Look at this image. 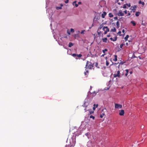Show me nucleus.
I'll return each instance as SVG.
<instances>
[{
  "label": "nucleus",
  "instance_id": "nucleus-32",
  "mask_svg": "<svg viewBox=\"0 0 147 147\" xmlns=\"http://www.w3.org/2000/svg\"><path fill=\"white\" fill-rule=\"evenodd\" d=\"M121 31H119L118 32L117 34H119L120 36H121Z\"/></svg>",
  "mask_w": 147,
  "mask_h": 147
},
{
  "label": "nucleus",
  "instance_id": "nucleus-45",
  "mask_svg": "<svg viewBox=\"0 0 147 147\" xmlns=\"http://www.w3.org/2000/svg\"><path fill=\"white\" fill-rule=\"evenodd\" d=\"M122 32L124 33V34H125V30L124 29H123L122 30Z\"/></svg>",
  "mask_w": 147,
  "mask_h": 147
},
{
  "label": "nucleus",
  "instance_id": "nucleus-17",
  "mask_svg": "<svg viewBox=\"0 0 147 147\" xmlns=\"http://www.w3.org/2000/svg\"><path fill=\"white\" fill-rule=\"evenodd\" d=\"M107 38H105L102 39V41L103 42H107Z\"/></svg>",
  "mask_w": 147,
  "mask_h": 147
},
{
  "label": "nucleus",
  "instance_id": "nucleus-31",
  "mask_svg": "<svg viewBox=\"0 0 147 147\" xmlns=\"http://www.w3.org/2000/svg\"><path fill=\"white\" fill-rule=\"evenodd\" d=\"M98 63H96V64H95L96 67L99 68V67H98Z\"/></svg>",
  "mask_w": 147,
  "mask_h": 147
},
{
  "label": "nucleus",
  "instance_id": "nucleus-6",
  "mask_svg": "<svg viewBox=\"0 0 147 147\" xmlns=\"http://www.w3.org/2000/svg\"><path fill=\"white\" fill-rule=\"evenodd\" d=\"M117 15L118 16H123L124 15V14L122 12V11L120 10L117 13Z\"/></svg>",
  "mask_w": 147,
  "mask_h": 147
},
{
  "label": "nucleus",
  "instance_id": "nucleus-28",
  "mask_svg": "<svg viewBox=\"0 0 147 147\" xmlns=\"http://www.w3.org/2000/svg\"><path fill=\"white\" fill-rule=\"evenodd\" d=\"M70 31L72 33L74 32V30L73 28H71L70 29Z\"/></svg>",
  "mask_w": 147,
  "mask_h": 147
},
{
  "label": "nucleus",
  "instance_id": "nucleus-36",
  "mask_svg": "<svg viewBox=\"0 0 147 147\" xmlns=\"http://www.w3.org/2000/svg\"><path fill=\"white\" fill-rule=\"evenodd\" d=\"M136 9H132V11L133 12H135Z\"/></svg>",
  "mask_w": 147,
  "mask_h": 147
},
{
  "label": "nucleus",
  "instance_id": "nucleus-34",
  "mask_svg": "<svg viewBox=\"0 0 147 147\" xmlns=\"http://www.w3.org/2000/svg\"><path fill=\"white\" fill-rule=\"evenodd\" d=\"M109 65V62L108 61H107L106 62V65L107 66H108Z\"/></svg>",
  "mask_w": 147,
  "mask_h": 147
},
{
  "label": "nucleus",
  "instance_id": "nucleus-33",
  "mask_svg": "<svg viewBox=\"0 0 147 147\" xmlns=\"http://www.w3.org/2000/svg\"><path fill=\"white\" fill-rule=\"evenodd\" d=\"M126 7H127L126 5L125 4L123 5V8H126Z\"/></svg>",
  "mask_w": 147,
  "mask_h": 147
},
{
  "label": "nucleus",
  "instance_id": "nucleus-48",
  "mask_svg": "<svg viewBox=\"0 0 147 147\" xmlns=\"http://www.w3.org/2000/svg\"><path fill=\"white\" fill-rule=\"evenodd\" d=\"M85 135L87 136H88V135H89V134H88V133H86Z\"/></svg>",
  "mask_w": 147,
  "mask_h": 147
},
{
  "label": "nucleus",
  "instance_id": "nucleus-35",
  "mask_svg": "<svg viewBox=\"0 0 147 147\" xmlns=\"http://www.w3.org/2000/svg\"><path fill=\"white\" fill-rule=\"evenodd\" d=\"M85 31V30H82L81 32V34H84V32Z\"/></svg>",
  "mask_w": 147,
  "mask_h": 147
},
{
  "label": "nucleus",
  "instance_id": "nucleus-21",
  "mask_svg": "<svg viewBox=\"0 0 147 147\" xmlns=\"http://www.w3.org/2000/svg\"><path fill=\"white\" fill-rule=\"evenodd\" d=\"M111 31H112L113 32H115L116 31V29L115 28H113L111 29Z\"/></svg>",
  "mask_w": 147,
  "mask_h": 147
},
{
  "label": "nucleus",
  "instance_id": "nucleus-44",
  "mask_svg": "<svg viewBox=\"0 0 147 147\" xmlns=\"http://www.w3.org/2000/svg\"><path fill=\"white\" fill-rule=\"evenodd\" d=\"M106 111V109H105V108L104 109H103L102 110V111L103 112L104 111Z\"/></svg>",
  "mask_w": 147,
  "mask_h": 147
},
{
  "label": "nucleus",
  "instance_id": "nucleus-16",
  "mask_svg": "<svg viewBox=\"0 0 147 147\" xmlns=\"http://www.w3.org/2000/svg\"><path fill=\"white\" fill-rule=\"evenodd\" d=\"M116 25L117 28L119 27V21H117L116 22Z\"/></svg>",
  "mask_w": 147,
  "mask_h": 147
},
{
  "label": "nucleus",
  "instance_id": "nucleus-43",
  "mask_svg": "<svg viewBox=\"0 0 147 147\" xmlns=\"http://www.w3.org/2000/svg\"><path fill=\"white\" fill-rule=\"evenodd\" d=\"M114 18L115 20H117L118 19L117 17H115Z\"/></svg>",
  "mask_w": 147,
  "mask_h": 147
},
{
  "label": "nucleus",
  "instance_id": "nucleus-4",
  "mask_svg": "<svg viewBox=\"0 0 147 147\" xmlns=\"http://www.w3.org/2000/svg\"><path fill=\"white\" fill-rule=\"evenodd\" d=\"M115 108L116 109H121L122 108V105L117 103H115Z\"/></svg>",
  "mask_w": 147,
  "mask_h": 147
},
{
  "label": "nucleus",
  "instance_id": "nucleus-60",
  "mask_svg": "<svg viewBox=\"0 0 147 147\" xmlns=\"http://www.w3.org/2000/svg\"><path fill=\"white\" fill-rule=\"evenodd\" d=\"M121 1H124V0H121Z\"/></svg>",
  "mask_w": 147,
  "mask_h": 147
},
{
  "label": "nucleus",
  "instance_id": "nucleus-29",
  "mask_svg": "<svg viewBox=\"0 0 147 147\" xmlns=\"http://www.w3.org/2000/svg\"><path fill=\"white\" fill-rule=\"evenodd\" d=\"M124 45V44L122 43L120 45V48H122Z\"/></svg>",
  "mask_w": 147,
  "mask_h": 147
},
{
  "label": "nucleus",
  "instance_id": "nucleus-55",
  "mask_svg": "<svg viewBox=\"0 0 147 147\" xmlns=\"http://www.w3.org/2000/svg\"><path fill=\"white\" fill-rule=\"evenodd\" d=\"M130 74H132V71H130Z\"/></svg>",
  "mask_w": 147,
  "mask_h": 147
},
{
  "label": "nucleus",
  "instance_id": "nucleus-50",
  "mask_svg": "<svg viewBox=\"0 0 147 147\" xmlns=\"http://www.w3.org/2000/svg\"><path fill=\"white\" fill-rule=\"evenodd\" d=\"M76 1H74L73 3V4L74 5V3H76Z\"/></svg>",
  "mask_w": 147,
  "mask_h": 147
},
{
  "label": "nucleus",
  "instance_id": "nucleus-15",
  "mask_svg": "<svg viewBox=\"0 0 147 147\" xmlns=\"http://www.w3.org/2000/svg\"><path fill=\"white\" fill-rule=\"evenodd\" d=\"M77 56H76V57L77 58H80L82 56V55L81 54H79V55H78L77 54Z\"/></svg>",
  "mask_w": 147,
  "mask_h": 147
},
{
  "label": "nucleus",
  "instance_id": "nucleus-7",
  "mask_svg": "<svg viewBox=\"0 0 147 147\" xmlns=\"http://www.w3.org/2000/svg\"><path fill=\"white\" fill-rule=\"evenodd\" d=\"M124 113V111L123 110H121L119 111V115L120 116L123 115Z\"/></svg>",
  "mask_w": 147,
  "mask_h": 147
},
{
  "label": "nucleus",
  "instance_id": "nucleus-52",
  "mask_svg": "<svg viewBox=\"0 0 147 147\" xmlns=\"http://www.w3.org/2000/svg\"><path fill=\"white\" fill-rule=\"evenodd\" d=\"M125 45H126V46H128V43L127 42H126V43H125Z\"/></svg>",
  "mask_w": 147,
  "mask_h": 147
},
{
  "label": "nucleus",
  "instance_id": "nucleus-37",
  "mask_svg": "<svg viewBox=\"0 0 147 147\" xmlns=\"http://www.w3.org/2000/svg\"><path fill=\"white\" fill-rule=\"evenodd\" d=\"M94 113V112L93 111H90V114H92Z\"/></svg>",
  "mask_w": 147,
  "mask_h": 147
},
{
  "label": "nucleus",
  "instance_id": "nucleus-18",
  "mask_svg": "<svg viewBox=\"0 0 147 147\" xmlns=\"http://www.w3.org/2000/svg\"><path fill=\"white\" fill-rule=\"evenodd\" d=\"M140 13V12H136V13L135 15L136 16H139V14Z\"/></svg>",
  "mask_w": 147,
  "mask_h": 147
},
{
  "label": "nucleus",
  "instance_id": "nucleus-42",
  "mask_svg": "<svg viewBox=\"0 0 147 147\" xmlns=\"http://www.w3.org/2000/svg\"><path fill=\"white\" fill-rule=\"evenodd\" d=\"M133 7V9H136V8H137V7H136V5H134V6Z\"/></svg>",
  "mask_w": 147,
  "mask_h": 147
},
{
  "label": "nucleus",
  "instance_id": "nucleus-58",
  "mask_svg": "<svg viewBox=\"0 0 147 147\" xmlns=\"http://www.w3.org/2000/svg\"><path fill=\"white\" fill-rule=\"evenodd\" d=\"M141 128H144V127H141Z\"/></svg>",
  "mask_w": 147,
  "mask_h": 147
},
{
  "label": "nucleus",
  "instance_id": "nucleus-63",
  "mask_svg": "<svg viewBox=\"0 0 147 147\" xmlns=\"http://www.w3.org/2000/svg\"><path fill=\"white\" fill-rule=\"evenodd\" d=\"M118 4L119 5L120 4L119 3H118Z\"/></svg>",
  "mask_w": 147,
  "mask_h": 147
},
{
  "label": "nucleus",
  "instance_id": "nucleus-41",
  "mask_svg": "<svg viewBox=\"0 0 147 147\" xmlns=\"http://www.w3.org/2000/svg\"><path fill=\"white\" fill-rule=\"evenodd\" d=\"M124 12L125 14H127V11L126 10L124 11Z\"/></svg>",
  "mask_w": 147,
  "mask_h": 147
},
{
  "label": "nucleus",
  "instance_id": "nucleus-27",
  "mask_svg": "<svg viewBox=\"0 0 147 147\" xmlns=\"http://www.w3.org/2000/svg\"><path fill=\"white\" fill-rule=\"evenodd\" d=\"M107 51V49H105L104 50H102V52L103 53H105V51Z\"/></svg>",
  "mask_w": 147,
  "mask_h": 147
},
{
  "label": "nucleus",
  "instance_id": "nucleus-24",
  "mask_svg": "<svg viewBox=\"0 0 147 147\" xmlns=\"http://www.w3.org/2000/svg\"><path fill=\"white\" fill-rule=\"evenodd\" d=\"M56 9L58 10L60 9H62V7H56Z\"/></svg>",
  "mask_w": 147,
  "mask_h": 147
},
{
  "label": "nucleus",
  "instance_id": "nucleus-61",
  "mask_svg": "<svg viewBox=\"0 0 147 147\" xmlns=\"http://www.w3.org/2000/svg\"><path fill=\"white\" fill-rule=\"evenodd\" d=\"M85 111H86V109H85Z\"/></svg>",
  "mask_w": 147,
  "mask_h": 147
},
{
  "label": "nucleus",
  "instance_id": "nucleus-1",
  "mask_svg": "<svg viewBox=\"0 0 147 147\" xmlns=\"http://www.w3.org/2000/svg\"><path fill=\"white\" fill-rule=\"evenodd\" d=\"M94 63H92L91 62L87 61L85 68L87 69H91L94 67Z\"/></svg>",
  "mask_w": 147,
  "mask_h": 147
},
{
  "label": "nucleus",
  "instance_id": "nucleus-22",
  "mask_svg": "<svg viewBox=\"0 0 147 147\" xmlns=\"http://www.w3.org/2000/svg\"><path fill=\"white\" fill-rule=\"evenodd\" d=\"M109 17H110V18L113 17V14L112 13H109Z\"/></svg>",
  "mask_w": 147,
  "mask_h": 147
},
{
  "label": "nucleus",
  "instance_id": "nucleus-10",
  "mask_svg": "<svg viewBox=\"0 0 147 147\" xmlns=\"http://www.w3.org/2000/svg\"><path fill=\"white\" fill-rule=\"evenodd\" d=\"M95 106H96V104H94V107L93 108V110H95V109L96 108H97V107H98V104H96V107H95Z\"/></svg>",
  "mask_w": 147,
  "mask_h": 147
},
{
  "label": "nucleus",
  "instance_id": "nucleus-30",
  "mask_svg": "<svg viewBox=\"0 0 147 147\" xmlns=\"http://www.w3.org/2000/svg\"><path fill=\"white\" fill-rule=\"evenodd\" d=\"M126 6L128 7H129L130 6V4L126 3Z\"/></svg>",
  "mask_w": 147,
  "mask_h": 147
},
{
  "label": "nucleus",
  "instance_id": "nucleus-11",
  "mask_svg": "<svg viewBox=\"0 0 147 147\" xmlns=\"http://www.w3.org/2000/svg\"><path fill=\"white\" fill-rule=\"evenodd\" d=\"M77 54L76 53H74L72 55V56H73V57H74V58H76V59H78V58H77L76 56H77Z\"/></svg>",
  "mask_w": 147,
  "mask_h": 147
},
{
  "label": "nucleus",
  "instance_id": "nucleus-8",
  "mask_svg": "<svg viewBox=\"0 0 147 147\" xmlns=\"http://www.w3.org/2000/svg\"><path fill=\"white\" fill-rule=\"evenodd\" d=\"M107 13L105 11H104L103 13L102 14L101 16L102 18H105V16L106 15Z\"/></svg>",
  "mask_w": 147,
  "mask_h": 147
},
{
  "label": "nucleus",
  "instance_id": "nucleus-5",
  "mask_svg": "<svg viewBox=\"0 0 147 147\" xmlns=\"http://www.w3.org/2000/svg\"><path fill=\"white\" fill-rule=\"evenodd\" d=\"M120 71H117V74H113V76L114 78H116L117 77H120Z\"/></svg>",
  "mask_w": 147,
  "mask_h": 147
},
{
  "label": "nucleus",
  "instance_id": "nucleus-59",
  "mask_svg": "<svg viewBox=\"0 0 147 147\" xmlns=\"http://www.w3.org/2000/svg\"><path fill=\"white\" fill-rule=\"evenodd\" d=\"M141 128H144V127H141Z\"/></svg>",
  "mask_w": 147,
  "mask_h": 147
},
{
  "label": "nucleus",
  "instance_id": "nucleus-25",
  "mask_svg": "<svg viewBox=\"0 0 147 147\" xmlns=\"http://www.w3.org/2000/svg\"><path fill=\"white\" fill-rule=\"evenodd\" d=\"M88 70H86V72L84 73V74L85 75H86L88 74Z\"/></svg>",
  "mask_w": 147,
  "mask_h": 147
},
{
  "label": "nucleus",
  "instance_id": "nucleus-3",
  "mask_svg": "<svg viewBox=\"0 0 147 147\" xmlns=\"http://www.w3.org/2000/svg\"><path fill=\"white\" fill-rule=\"evenodd\" d=\"M102 29L105 32L104 33L105 34H106L107 32L109 31V29L107 26L103 27Z\"/></svg>",
  "mask_w": 147,
  "mask_h": 147
},
{
  "label": "nucleus",
  "instance_id": "nucleus-56",
  "mask_svg": "<svg viewBox=\"0 0 147 147\" xmlns=\"http://www.w3.org/2000/svg\"><path fill=\"white\" fill-rule=\"evenodd\" d=\"M107 36L108 37H109L110 36L109 35H107Z\"/></svg>",
  "mask_w": 147,
  "mask_h": 147
},
{
  "label": "nucleus",
  "instance_id": "nucleus-13",
  "mask_svg": "<svg viewBox=\"0 0 147 147\" xmlns=\"http://www.w3.org/2000/svg\"><path fill=\"white\" fill-rule=\"evenodd\" d=\"M131 23L133 24V26H134L136 25V23L134 21H132L131 22Z\"/></svg>",
  "mask_w": 147,
  "mask_h": 147
},
{
  "label": "nucleus",
  "instance_id": "nucleus-26",
  "mask_svg": "<svg viewBox=\"0 0 147 147\" xmlns=\"http://www.w3.org/2000/svg\"><path fill=\"white\" fill-rule=\"evenodd\" d=\"M90 118H92L94 120L95 119V117L94 116H93L92 115H91L90 117Z\"/></svg>",
  "mask_w": 147,
  "mask_h": 147
},
{
  "label": "nucleus",
  "instance_id": "nucleus-19",
  "mask_svg": "<svg viewBox=\"0 0 147 147\" xmlns=\"http://www.w3.org/2000/svg\"><path fill=\"white\" fill-rule=\"evenodd\" d=\"M129 36L128 35H127L125 37V41H126L127 40L128 38H129Z\"/></svg>",
  "mask_w": 147,
  "mask_h": 147
},
{
  "label": "nucleus",
  "instance_id": "nucleus-39",
  "mask_svg": "<svg viewBox=\"0 0 147 147\" xmlns=\"http://www.w3.org/2000/svg\"><path fill=\"white\" fill-rule=\"evenodd\" d=\"M69 2V0H66L65 3H68Z\"/></svg>",
  "mask_w": 147,
  "mask_h": 147
},
{
  "label": "nucleus",
  "instance_id": "nucleus-57",
  "mask_svg": "<svg viewBox=\"0 0 147 147\" xmlns=\"http://www.w3.org/2000/svg\"><path fill=\"white\" fill-rule=\"evenodd\" d=\"M81 2H79V3H78V4H81Z\"/></svg>",
  "mask_w": 147,
  "mask_h": 147
},
{
  "label": "nucleus",
  "instance_id": "nucleus-49",
  "mask_svg": "<svg viewBox=\"0 0 147 147\" xmlns=\"http://www.w3.org/2000/svg\"><path fill=\"white\" fill-rule=\"evenodd\" d=\"M75 6H76V7H77L78 6V5L77 4H76V3L75 4Z\"/></svg>",
  "mask_w": 147,
  "mask_h": 147
},
{
  "label": "nucleus",
  "instance_id": "nucleus-23",
  "mask_svg": "<svg viewBox=\"0 0 147 147\" xmlns=\"http://www.w3.org/2000/svg\"><path fill=\"white\" fill-rule=\"evenodd\" d=\"M105 115V113H102V114H101L100 115V117L101 118H102L103 117V116Z\"/></svg>",
  "mask_w": 147,
  "mask_h": 147
},
{
  "label": "nucleus",
  "instance_id": "nucleus-54",
  "mask_svg": "<svg viewBox=\"0 0 147 147\" xmlns=\"http://www.w3.org/2000/svg\"><path fill=\"white\" fill-rule=\"evenodd\" d=\"M130 13H129L128 14V16H130Z\"/></svg>",
  "mask_w": 147,
  "mask_h": 147
},
{
  "label": "nucleus",
  "instance_id": "nucleus-40",
  "mask_svg": "<svg viewBox=\"0 0 147 147\" xmlns=\"http://www.w3.org/2000/svg\"><path fill=\"white\" fill-rule=\"evenodd\" d=\"M67 33L69 35H70V33L68 30H67Z\"/></svg>",
  "mask_w": 147,
  "mask_h": 147
},
{
  "label": "nucleus",
  "instance_id": "nucleus-46",
  "mask_svg": "<svg viewBox=\"0 0 147 147\" xmlns=\"http://www.w3.org/2000/svg\"><path fill=\"white\" fill-rule=\"evenodd\" d=\"M95 94L94 95H96V92L95 91H94L93 92H92L91 94Z\"/></svg>",
  "mask_w": 147,
  "mask_h": 147
},
{
  "label": "nucleus",
  "instance_id": "nucleus-9",
  "mask_svg": "<svg viewBox=\"0 0 147 147\" xmlns=\"http://www.w3.org/2000/svg\"><path fill=\"white\" fill-rule=\"evenodd\" d=\"M111 41H115L117 39V37L116 36L115 37H114V39H113L112 38H111L110 39Z\"/></svg>",
  "mask_w": 147,
  "mask_h": 147
},
{
  "label": "nucleus",
  "instance_id": "nucleus-14",
  "mask_svg": "<svg viewBox=\"0 0 147 147\" xmlns=\"http://www.w3.org/2000/svg\"><path fill=\"white\" fill-rule=\"evenodd\" d=\"M74 45V44L73 43H72L71 42H70L69 43L68 47H71L72 46H73Z\"/></svg>",
  "mask_w": 147,
  "mask_h": 147
},
{
  "label": "nucleus",
  "instance_id": "nucleus-51",
  "mask_svg": "<svg viewBox=\"0 0 147 147\" xmlns=\"http://www.w3.org/2000/svg\"><path fill=\"white\" fill-rule=\"evenodd\" d=\"M102 28V27H100L98 28V30H99V29H100H100Z\"/></svg>",
  "mask_w": 147,
  "mask_h": 147
},
{
  "label": "nucleus",
  "instance_id": "nucleus-53",
  "mask_svg": "<svg viewBox=\"0 0 147 147\" xmlns=\"http://www.w3.org/2000/svg\"><path fill=\"white\" fill-rule=\"evenodd\" d=\"M127 75H128V73H126L125 74V76H127Z\"/></svg>",
  "mask_w": 147,
  "mask_h": 147
},
{
  "label": "nucleus",
  "instance_id": "nucleus-20",
  "mask_svg": "<svg viewBox=\"0 0 147 147\" xmlns=\"http://www.w3.org/2000/svg\"><path fill=\"white\" fill-rule=\"evenodd\" d=\"M139 4H142V5H144V2H142L141 1H140L138 2Z\"/></svg>",
  "mask_w": 147,
  "mask_h": 147
},
{
  "label": "nucleus",
  "instance_id": "nucleus-12",
  "mask_svg": "<svg viewBox=\"0 0 147 147\" xmlns=\"http://www.w3.org/2000/svg\"><path fill=\"white\" fill-rule=\"evenodd\" d=\"M115 58L113 59V60L115 61H117V56L116 55H114Z\"/></svg>",
  "mask_w": 147,
  "mask_h": 147
},
{
  "label": "nucleus",
  "instance_id": "nucleus-62",
  "mask_svg": "<svg viewBox=\"0 0 147 147\" xmlns=\"http://www.w3.org/2000/svg\"><path fill=\"white\" fill-rule=\"evenodd\" d=\"M142 25H144V24H142Z\"/></svg>",
  "mask_w": 147,
  "mask_h": 147
},
{
  "label": "nucleus",
  "instance_id": "nucleus-47",
  "mask_svg": "<svg viewBox=\"0 0 147 147\" xmlns=\"http://www.w3.org/2000/svg\"><path fill=\"white\" fill-rule=\"evenodd\" d=\"M125 71H126V73H128V72H129V70L128 69H126L125 70Z\"/></svg>",
  "mask_w": 147,
  "mask_h": 147
},
{
  "label": "nucleus",
  "instance_id": "nucleus-38",
  "mask_svg": "<svg viewBox=\"0 0 147 147\" xmlns=\"http://www.w3.org/2000/svg\"><path fill=\"white\" fill-rule=\"evenodd\" d=\"M117 11V9H115L113 10V12L114 13H115Z\"/></svg>",
  "mask_w": 147,
  "mask_h": 147
},
{
  "label": "nucleus",
  "instance_id": "nucleus-2",
  "mask_svg": "<svg viewBox=\"0 0 147 147\" xmlns=\"http://www.w3.org/2000/svg\"><path fill=\"white\" fill-rule=\"evenodd\" d=\"M90 100L89 99H86L84 103V106L85 107V108H86L88 106V105L89 104V103L90 102Z\"/></svg>",
  "mask_w": 147,
  "mask_h": 147
}]
</instances>
